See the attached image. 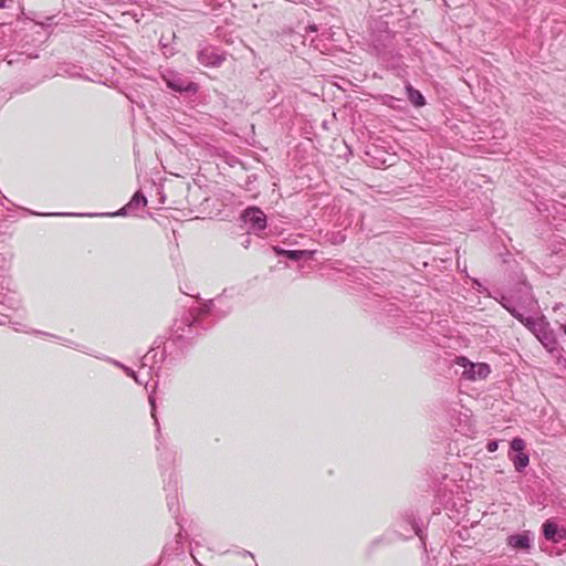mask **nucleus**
Instances as JSON below:
<instances>
[{"instance_id":"obj_1","label":"nucleus","mask_w":566,"mask_h":566,"mask_svg":"<svg viewBox=\"0 0 566 566\" xmlns=\"http://www.w3.org/2000/svg\"><path fill=\"white\" fill-rule=\"evenodd\" d=\"M514 317H516L521 323H523L530 331H532L536 337L541 340V343L548 349L553 350L555 346L554 338L547 332V325L541 321L530 316H525L523 313L518 312L516 308H511L504 305Z\"/></svg>"},{"instance_id":"obj_2","label":"nucleus","mask_w":566,"mask_h":566,"mask_svg":"<svg viewBox=\"0 0 566 566\" xmlns=\"http://www.w3.org/2000/svg\"><path fill=\"white\" fill-rule=\"evenodd\" d=\"M455 364L463 368L462 377L470 381L485 379L490 373V366L485 363H472L467 357H458Z\"/></svg>"},{"instance_id":"obj_3","label":"nucleus","mask_w":566,"mask_h":566,"mask_svg":"<svg viewBox=\"0 0 566 566\" xmlns=\"http://www.w3.org/2000/svg\"><path fill=\"white\" fill-rule=\"evenodd\" d=\"M163 78L166 82V85L176 92L196 93L198 90L196 83L174 71H166L163 74Z\"/></svg>"},{"instance_id":"obj_4","label":"nucleus","mask_w":566,"mask_h":566,"mask_svg":"<svg viewBox=\"0 0 566 566\" xmlns=\"http://www.w3.org/2000/svg\"><path fill=\"white\" fill-rule=\"evenodd\" d=\"M242 219L245 223L250 224L252 230L261 231L266 228V216L256 207L245 209L242 213Z\"/></svg>"},{"instance_id":"obj_5","label":"nucleus","mask_w":566,"mask_h":566,"mask_svg":"<svg viewBox=\"0 0 566 566\" xmlns=\"http://www.w3.org/2000/svg\"><path fill=\"white\" fill-rule=\"evenodd\" d=\"M198 61L205 66H219L224 61V56L219 54L212 46H203L197 53Z\"/></svg>"},{"instance_id":"obj_6","label":"nucleus","mask_w":566,"mask_h":566,"mask_svg":"<svg viewBox=\"0 0 566 566\" xmlns=\"http://www.w3.org/2000/svg\"><path fill=\"white\" fill-rule=\"evenodd\" d=\"M146 205V197L140 191H137L132 197L130 201L127 205H125L122 209L114 213H107L106 216H127L129 213L137 211L139 208L145 207Z\"/></svg>"},{"instance_id":"obj_7","label":"nucleus","mask_w":566,"mask_h":566,"mask_svg":"<svg viewBox=\"0 0 566 566\" xmlns=\"http://www.w3.org/2000/svg\"><path fill=\"white\" fill-rule=\"evenodd\" d=\"M507 544L515 549H527L531 546L528 533L515 534L507 537Z\"/></svg>"},{"instance_id":"obj_8","label":"nucleus","mask_w":566,"mask_h":566,"mask_svg":"<svg viewBox=\"0 0 566 566\" xmlns=\"http://www.w3.org/2000/svg\"><path fill=\"white\" fill-rule=\"evenodd\" d=\"M276 255H285L290 260L298 261L304 258H311L313 255V251L310 250H284L279 247L273 248Z\"/></svg>"},{"instance_id":"obj_9","label":"nucleus","mask_w":566,"mask_h":566,"mask_svg":"<svg viewBox=\"0 0 566 566\" xmlns=\"http://www.w3.org/2000/svg\"><path fill=\"white\" fill-rule=\"evenodd\" d=\"M406 90H407V95H408L409 101L416 107H420L426 104V99H424L423 95L418 90L413 88L409 84L406 86Z\"/></svg>"},{"instance_id":"obj_10","label":"nucleus","mask_w":566,"mask_h":566,"mask_svg":"<svg viewBox=\"0 0 566 566\" xmlns=\"http://www.w3.org/2000/svg\"><path fill=\"white\" fill-rule=\"evenodd\" d=\"M511 460L515 467V470L518 472H522L528 465L530 462L528 455L524 452L516 453L514 457L511 458Z\"/></svg>"},{"instance_id":"obj_11","label":"nucleus","mask_w":566,"mask_h":566,"mask_svg":"<svg viewBox=\"0 0 566 566\" xmlns=\"http://www.w3.org/2000/svg\"><path fill=\"white\" fill-rule=\"evenodd\" d=\"M557 525L551 521H547L544 523L543 525V533H544V536L546 539L548 541H553V542H558V539L556 538V535H557Z\"/></svg>"},{"instance_id":"obj_12","label":"nucleus","mask_w":566,"mask_h":566,"mask_svg":"<svg viewBox=\"0 0 566 566\" xmlns=\"http://www.w3.org/2000/svg\"><path fill=\"white\" fill-rule=\"evenodd\" d=\"M112 363L122 368L127 376L132 377L137 384H143V381L139 379V377L136 375V373L130 369L129 367H126L125 365L120 364L119 361H116V360H112Z\"/></svg>"},{"instance_id":"obj_13","label":"nucleus","mask_w":566,"mask_h":566,"mask_svg":"<svg viewBox=\"0 0 566 566\" xmlns=\"http://www.w3.org/2000/svg\"><path fill=\"white\" fill-rule=\"evenodd\" d=\"M511 449L515 451L516 453L523 452L525 449V442L521 438H514L511 441Z\"/></svg>"},{"instance_id":"obj_14","label":"nucleus","mask_w":566,"mask_h":566,"mask_svg":"<svg viewBox=\"0 0 566 566\" xmlns=\"http://www.w3.org/2000/svg\"><path fill=\"white\" fill-rule=\"evenodd\" d=\"M497 448H499V443H497V441H490V442L488 443V446H486V450H488L489 452H495V451L497 450Z\"/></svg>"},{"instance_id":"obj_15","label":"nucleus","mask_w":566,"mask_h":566,"mask_svg":"<svg viewBox=\"0 0 566 566\" xmlns=\"http://www.w3.org/2000/svg\"><path fill=\"white\" fill-rule=\"evenodd\" d=\"M149 402H150V405L153 407L151 416L156 420V416H155V398H154V396H149Z\"/></svg>"},{"instance_id":"obj_16","label":"nucleus","mask_w":566,"mask_h":566,"mask_svg":"<svg viewBox=\"0 0 566 566\" xmlns=\"http://www.w3.org/2000/svg\"><path fill=\"white\" fill-rule=\"evenodd\" d=\"M6 7V0H0V8H4Z\"/></svg>"},{"instance_id":"obj_17","label":"nucleus","mask_w":566,"mask_h":566,"mask_svg":"<svg viewBox=\"0 0 566 566\" xmlns=\"http://www.w3.org/2000/svg\"><path fill=\"white\" fill-rule=\"evenodd\" d=\"M413 530H415V533L416 534H419V530H418V526L416 524L412 525Z\"/></svg>"},{"instance_id":"obj_18","label":"nucleus","mask_w":566,"mask_h":566,"mask_svg":"<svg viewBox=\"0 0 566 566\" xmlns=\"http://www.w3.org/2000/svg\"><path fill=\"white\" fill-rule=\"evenodd\" d=\"M310 30L314 32V31H316V27H314V25L310 27Z\"/></svg>"},{"instance_id":"obj_19","label":"nucleus","mask_w":566,"mask_h":566,"mask_svg":"<svg viewBox=\"0 0 566 566\" xmlns=\"http://www.w3.org/2000/svg\"><path fill=\"white\" fill-rule=\"evenodd\" d=\"M566 334V324L560 326Z\"/></svg>"}]
</instances>
